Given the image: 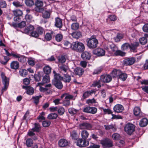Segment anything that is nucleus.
Instances as JSON below:
<instances>
[{"label": "nucleus", "instance_id": "1", "mask_svg": "<svg viewBox=\"0 0 148 148\" xmlns=\"http://www.w3.org/2000/svg\"><path fill=\"white\" fill-rule=\"evenodd\" d=\"M85 47L84 45L82 42L78 41L72 43L71 49L77 52H81L84 51Z\"/></svg>", "mask_w": 148, "mask_h": 148}, {"label": "nucleus", "instance_id": "2", "mask_svg": "<svg viewBox=\"0 0 148 148\" xmlns=\"http://www.w3.org/2000/svg\"><path fill=\"white\" fill-rule=\"evenodd\" d=\"M1 76L2 79V82L4 85L3 87L1 89V94H3V92L5 91L8 88L9 84V79L6 77L5 73L1 72Z\"/></svg>", "mask_w": 148, "mask_h": 148}, {"label": "nucleus", "instance_id": "3", "mask_svg": "<svg viewBox=\"0 0 148 148\" xmlns=\"http://www.w3.org/2000/svg\"><path fill=\"white\" fill-rule=\"evenodd\" d=\"M98 44V40L92 36L88 41L87 46L89 48L93 49L97 47Z\"/></svg>", "mask_w": 148, "mask_h": 148}, {"label": "nucleus", "instance_id": "4", "mask_svg": "<svg viewBox=\"0 0 148 148\" xmlns=\"http://www.w3.org/2000/svg\"><path fill=\"white\" fill-rule=\"evenodd\" d=\"M135 126L132 124L128 123L124 127L125 131L129 135L132 134L135 131Z\"/></svg>", "mask_w": 148, "mask_h": 148}, {"label": "nucleus", "instance_id": "5", "mask_svg": "<svg viewBox=\"0 0 148 148\" xmlns=\"http://www.w3.org/2000/svg\"><path fill=\"white\" fill-rule=\"evenodd\" d=\"M101 143L104 146L110 148L113 146L112 141L109 138H106L101 140Z\"/></svg>", "mask_w": 148, "mask_h": 148}, {"label": "nucleus", "instance_id": "6", "mask_svg": "<svg viewBox=\"0 0 148 148\" xmlns=\"http://www.w3.org/2000/svg\"><path fill=\"white\" fill-rule=\"evenodd\" d=\"M89 142L86 139L80 138L77 140V145L80 147H86L88 145Z\"/></svg>", "mask_w": 148, "mask_h": 148}, {"label": "nucleus", "instance_id": "7", "mask_svg": "<svg viewBox=\"0 0 148 148\" xmlns=\"http://www.w3.org/2000/svg\"><path fill=\"white\" fill-rule=\"evenodd\" d=\"M100 80L103 84L104 83H108L112 80L111 76L108 75H101L100 77Z\"/></svg>", "mask_w": 148, "mask_h": 148}, {"label": "nucleus", "instance_id": "8", "mask_svg": "<svg viewBox=\"0 0 148 148\" xmlns=\"http://www.w3.org/2000/svg\"><path fill=\"white\" fill-rule=\"evenodd\" d=\"M69 69L68 66L64 64L59 65V69L60 72L62 74L67 73V71Z\"/></svg>", "mask_w": 148, "mask_h": 148}, {"label": "nucleus", "instance_id": "9", "mask_svg": "<svg viewBox=\"0 0 148 148\" xmlns=\"http://www.w3.org/2000/svg\"><path fill=\"white\" fill-rule=\"evenodd\" d=\"M79 127L81 129H86L90 130L92 128V126L89 123L84 122L80 124Z\"/></svg>", "mask_w": 148, "mask_h": 148}, {"label": "nucleus", "instance_id": "10", "mask_svg": "<svg viewBox=\"0 0 148 148\" xmlns=\"http://www.w3.org/2000/svg\"><path fill=\"white\" fill-rule=\"evenodd\" d=\"M93 53L99 56H102L105 55V51L103 49L98 48L95 49L93 51Z\"/></svg>", "mask_w": 148, "mask_h": 148}, {"label": "nucleus", "instance_id": "11", "mask_svg": "<svg viewBox=\"0 0 148 148\" xmlns=\"http://www.w3.org/2000/svg\"><path fill=\"white\" fill-rule=\"evenodd\" d=\"M34 29V27L31 25H28L23 31H21L23 33L28 34L30 33Z\"/></svg>", "mask_w": 148, "mask_h": 148}, {"label": "nucleus", "instance_id": "12", "mask_svg": "<svg viewBox=\"0 0 148 148\" xmlns=\"http://www.w3.org/2000/svg\"><path fill=\"white\" fill-rule=\"evenodd\" d=\"M135 59L134 58H127L123 60V63L126 65H130L133 64L135 62Z\"/></svg>", "mask_w": 148, "mask_h": 148}, {"label": "nucleus", "instance_id": "13", "mask_svg": "<svg viewBox=\"0 0 148 148\" xmlns=\"http://www.w3.org/2000/svg\"><path fill=\"white\" fill-rule=\"evenodd\" d=\"M22 88L27 90V93L29 95H32L34 92L33 88L29 86H22Z\"/></svg>", "mask_w": 148, "mask_h": 148}, {"label": "nucleus", "instance_id": "14", "mask_svg": "<svg viewBox=\"0 0 148 148\" xmlns=\"http://www.w3.org/2000/svg\"><path fill=\"white\" fill-rule=\"evenodd\" d=\"M91 56V53L87 51L83 52L81 54L82 58L85 60H89L90 59Z\"/></svg>", "mask_w": 148, "mask_h": 148}, {"label": "nucleus", "instance_id": "15", "mask_svg": "<svg viewBox=\"0 0 148 148\" xmlns=\"http://www.w3.org/2000/svg\"><path fill=\"white\" fill-rule=\"evenodd\" d=\"M114 110L115 112L117 113L122 112L124 110L123 106L120 104H117L114 107Z\"/></svg>", "mask_w": 148, "mask_h": 148}, {"label": "nucleus", "instance_id": "16", "mask_svg": "<svg viewBox=\"0 0 148 148\" xmlns=\"http://www.w3.org/2000/svg\"><path fill=\"white\" fill-rule=\"evenodd\" d=\"M62 20L59 18H56L55 22V26L57 28H60L62 27Z\"/></svg>", "mask_w": 148, "mask_h": 148}, {"label": "nucleus", "instance_id": "17", "mask_svg": "<svg viewBox=\"0 0 148 148\" xmlns=\"http://www.w3.org/2000/svg\"><path fill=\"white\" fill-rule=\"evenodd\" d=\"M139 45V43L138 42H134L130 44V50L134 52H136V49L138 47Z\"/></svg>", "mask_w": 148, "mask_h": 148}, {"label": "nucleus", "instance_id": "18", "mask_svg": "<svg viewBox=\"0 0 148 148\" xmlns=\"http://www.w3.org/2000/svg\"><path fill=\"white\" fill-rule=\"evenodd\" d=\"M95 91L93 90H91L85 92L83 95V98L82 99V100H83L86 98L88 97L90 95H91L92 94H95Z\"/></svg>", "mask_w": 148, "mask_h": 148}, {"label": "nucleus", "instance_id": "19", "mask_svg": "<svg viewBox=\"0 0 148 148\" xmlns=\"http://www.w3.org/2000/svg\"><path fill=\"white\" fill-rule=\"evenodd\" d=\"M50 81L49 76L48 75H46L43 77L42 82L41 83H38V85L40 86V85H43L44 84L49 82Z\"/></svg>", "mask_w": 148, "mask_h": 148}, {"label": "nucleus", "instance_id": "20", "mask_svg": "<svg viewBox=\"0 0 148 148\" xmlns=\"http://www.w3.org/2000/svg\"><path fill=\"white\" fill-rule=\"evenodd\" d=\"M62 80L66 82H69L71 80V77L67 73L63 74Z\"/></svg>", "mask_w": 148, "mask_h": 148}, {"label": "nucleus", "instance_id": "21", "mask_svg": "<svg viewBox=\"0 0 148 148\" xmlns=\"http://www.w3.org/2000/svg\"><path fill=\"white\" fill-rule=\"evenodd\" d=\"M53 84L57 88L61 89L63 86L62 82L60 81H52Z\"/></svg>", "mask_w": 148, "mask_h": 148}, {"label": "nucleus", "instance_id": "22", "mask_svg": "<svg viewBox=\"0 0 148 148\" xmlns=\"http://www.w3.org/2000/svg\"><path fill=\"white\" fill-rule=\"evenodd\" d=\"M58 144L59 146L61 147H64L68 145V142L67 140L65 139H61L59 141Z\"/></svg>", "mask_w": 148, "mask_h": 148}, {"label": "nucleus", "instance_id": "23", "mask_svg": "<svg viewBox=\"0 0 148 148\" xmlns=\"http://www.w3.org/2000/svg\"><path fill=\"white\" fill-rule=\"evenodd\" d=\"M74 71L76 75L81 76L82 75L84 70L81 68L77 67L75 69Z\"/></svg>", "mask_w": 148, "mask_h": 148}, {"label": "nucleus", "instance_id": "24", "mask_svg": "<svg viewBox=\"0 0 148 148\" xmlns=\"http://www.w3.org/2000/svg\"><path fill=\"white\" fill-rule=\"evenodd\" d=\"M134 114L136 116H141L142 113L140 108L138 107H135L134 109Z\"/></svg>", "mask_w": 148, "mask_h": 148}, {"label": "nucleus", "instance_id": "25", "mask_svg": "<svg viewBox=\"0 0 148 148\" xmlns=\"http://www.w3.org/2000/svg\"><path fill=\"white\" fill-rule=\"evenodd\" d=\"M53 73L54 74V79L53 81H60L62 80V77L59 73H57L56 72L54 71Z\"/></svg>", "mask_w": 148, "mask_h": 148}, {"label": "nucleus", "instance_id": "26", "mask_svg": "<svg viewBox=\"0 0 148 148\" xmlns=\"http://www.w3.org/2000/svg\"><path fill=\"white\" fill-rule=\"evenodd\" d=\"M121 72V71L119 70L114 69L113 70L112 72V75L114 77H119Z\"/></svg>", "mask_w": 148, "mask_h": 148}, {"label": "nucleus", "instance_id": "27", "mask_svg": "<svg viewBox=\"0 0 148 148\" xmlns=\"http://www.w3.org/2000/svg\"><path fill=\"white\" fill-rule=\"evenodd\" d=\"M55 35V33L51 31L50 33H48L46 34L45 36V38L48 41L50 40L52 37H54Z\"/></svg>", "mask_w": 148, "mask_h": 148}, {"label": "nucleus", "instance_id": "28", "mask_svg": "<svg viewBox=\"0 0 148 148\" xmlns=\"http://www.w3.org/2000/svg\"><path fill=\"white\" fill-rule=\"evenodd\" d=\"M148 123V120L146 118H143L140 121L139 124L140 126L144 127L146 126Z\"/></svg>", "mask_w": 148, "mask_h": 148}, {"label": "nucleus", "instance_id": "29", "mask_svg": "<svg viewBox=\"0 0 148 148\" xmlns=\"http://www.w3.org/2000/svg\"><path fill=\"white\" fill-rule=\"evenodd\" d=\"M81 134L83 139L86 140L88 137L89 133L87 130H83L81 132Z\"/></svg>", "mask_w": 148, "mask_h": 148}, {"label": "nucleus", "instance_id": "30", "mask_svg": "<svg viewBox=\"0 0 148 148\" xmlns=\"http://www.w3.org/2000/svg\"><path fill=\"white\" fill-rule=\"evenodd\" d=\"M10 67L12 69H16L18 68V62L16 61H13L10 64Z\"/></svg>", "mask_w": 148, "mask_h": 148}, {"label": "nucleus", "instance_id": "31", "mask_svg": "<svg viewBox=\"0 0 148 148\" xmlns=\"http://www.w3.org/2000/svg\"><path fill=\"white\" fill-rule=\"evenodd\" d=\"M72 37L76 39H78L82 36V34L80 32H76L71 34Z\"/></svg>", "mask_w": 148, "mask_h": 148}, {"label": "nucleus", "instance_id": "32", "mask_svg": "<svg viewBox=\"0 0 148 148\" xmlns=\"http://www.w3.org/2000/svg\"><path fill=\"white\" fill-rule=\"evenodd\" d=\"M101 81L100 80V79L98 81H94L93 84H92L93 86L95 87L97 86L98 88H100L101 87V85H103V84Z\"/></svg>", "mask_w": 148, "mask_h": 148}, {"label": "nucleus", "instance_id": "33", "mask_svg": "<svg viewBox=\"0 0 148 148\" xmlns=\"http://www.w3.org/2000/svg\"><path fill=\"white\" fill-rule=\"evenodd\" d=\"M57 111L59 115H62L64 113L65 109L62 106H59L58 107Z\"/></svg>", "mask_w": 148, "mask_h": 148}, {"label": "nucleus", "instance_id": "34", "mask_svg": "<svg viewBox=\"0 0 148 148\" xmlns=\"http://www.w3.org/2000/svg\"><path fill=\"white\" fill-rule=\"evenodd\" d=\"M41 129L40 125L38 123H35L34 124V127L32 129L34 132H38Z\"/></svg>", "mask_w": 148, "mask_h": 148}, {"label": "nucleus", "instance_id": "35", "mask_svg": "<svg viewBox=\"0 0 148 148\" xmlns=\"http://www.w3.org/2000/svg\"><path fill=\"white\" fill-rule=\"evenodd\" d=\"M58 116L57 114L55 113H52L48 115L47 118L49 119H56Z\"/></svg>", "mask_w": 148, "mask_h": 148}, {"label": "nucleus", "instance_id": "36", "mask_svg": "<svg viewBox=\"0 0 148 148\" xmlns=\"http://www.w3.org/2000/svg\"><path fill=\"white\" fill-rule=\"evenodd\" d=\"M20 75L23 77H26L28 75V71L25 69L21 70L19 71Z\"/></svg>", "mask_w": 148, "mask_h": 148}, {"label": "nucleus", "instance_id": "37", "mask_svg": "<svg viewBox=\"0 0 148 148\" xmlns=\"http://www.w3.org/2000/svg\"><path fill=\"white\" fill-rule=\"evenodd\" d=\"M42 13V16L44 18H49L50 17V14L49 12L47 11L43 10Z\"/></svg>", "mask_w": 148, "mask_h": 148}, {"label": "nucleus", "instance_id": "38", "mask_svg": "<svg viewBox=\"0 0 148 148\" xmlns=\"http://www.w3.org/2000/svg\"><path fill=\"white\" fill-rule=\"evenodd\" d=\"M43 70L45 73L47 75L50 73L51 72V68L49 66H45L43 68Z\"/></svg>", "mask_w": 148, "mask_h": 148}, {"label": "nucleus", "instance_id": "39", "mask_svg": "<svg viewBox=\"0 0 148 148\" xmlns=\"http://www.w3.org/2000/svg\"><path fill=\"white\" fill-rule=\"evenodd\" d=\"M104 127H105L106 130H107L112 129L113 131L116 130V128L112 125H104Z\"/></svg>", "mask_w": 148, "mask_h": 148}, {"label": "nucleus", "instance_id": "40", "mask_svg": "<svg viewBox=\"0 0 148 148\" xmlns=\"http://www.w3.org/2000/svg\"><path fill=\"white\" fill-rule=\"evenodd\" d=\"M125 53L121 50L116 51L114 53V55L116 56H123L125 55Z\"/></svg>", "mask_w": 148, "mask_h": 148}, {"label": "nucleus", "instance_id": "41", "mask_svg": "<svg viewBox=\"0 0 148 148\" xmlns=\"http://www.w3.org/2000/svg\"><path fill=\"white\" fill-rule=\"evenodd\" d=\"M25 2L26 5L29 7H31L34 4L33 0H25Z\"/></svg>", "mask_w": 148, "mask_h": 148}, {"label": "nucleus", "instance_id": "42", "mask_svg": "<svg viewBox=\"0 0 148 148\" xmlns=\"http://www.w3.org/2000/svg\"><path fill=\"white\" fill-rule=\"evenodd\" d=\"M41 97V95L33 97L32 98L34 101V103L36 105L37 104L39 103V99Z\"/></svg>", "mask_w": 148, "mask_h": 148}, {"label": "nucleus", "instance_id": "43", "mask_svg": "<svg viewBox=\"0 0 148 148\" xmlns=\"http://www.w3.org/2000/svg\"><path fill=\"white\" fill-rule=\"evenodd\" d=\"M112 138L115 140H118L120 139L121 136L120 134L117 133L113 134L112 136Z\"/></svg>", "mask_w": 148, "mask_h": 148}, {"label": "nucleus", "instance_id": "44", "mask_svg": "<svg viewBox=\"0 0 148 148\" xmlns=\"http://www.w3.org/2000/svg\"><path fill=\"white\" fill-rule=\"evenodd\" d=\"M127 77V75L126 74L123 73L121 72L119 78L123 81H125Z\"/></svg>", "mask_w": 148, "mask_h": 148}, {"label": "nucleus", "instance_id": "45", "mask_svg": "<svg viewBox=\"0 0 148 148\" xmlns=\"http://www.w3.org/2000/svg\"><path fill=\"white\" fill-rule=\"evenodd\" d=\"M36 30L39 35H42L44 32V29L41 27H37L36 29Z\"/></svg>", "mask_w": 148, "mask_h": 148}, {"label": "nucleus", "instance_id": "46", "mask_svg": "<svg viewBox=\"0 0 148 148\" xmlns=\"http://www.w3.org/2000/svg\"><path fill=\"white\" fill-rule=\"evenodd\" d=\"M140 43L142 45H144L147 42V40L146 38L143 37L139 39Z\"/></svg>", "mask_w": 148, "mask_h": 148}, {"label": "nucleus", "instance_id": "47", "mask_svg": "<svg viewBox=\"0 0 148 148\" xmlns=\"http://www.w3.org/2000/svg\"><path fill=\"white\" fill-rule=\"evenodd\" d=\"M69 112L71 114H74L77 113L78 110L73 108H70L69 109Z\"/></svg>", "mask_w": 148, "mask_h": 148}, {"label": "nucleus", "instance_id": "48", "mask_svg": "<svg viewBox=\"0 0 148 148\" xmlns=\"http://www.w3.org/2000/svg\"><path fill=\"white\" fill-rule=\"evenodd\" d=\"M71 27L72 29L76 30L79 28V25L77 23H73L72 24Z\"/></svg>", "mask_w": 148, "mask_h": 148}, {"label": "nucleus", "instance_id": "49", "mask_svg": "<svg viewBox=\"0 0 148 148\" xmlns=\"http://www.w3.org/2000/svg\"><path fill=\"white\" fill-rule=\"evenodd\" d=\"M130 44L127 43H125L122 45L121 49L123 50H125L127 49L128 48H130Z\"/></svg>", "mask_w": 148, "mask_h": 148}, {"label": "nucleus", "instance_id": "50", "mask_svg": "<svg viewBox=\"0 0 148 148\" xmlns=\"http://www.w3.org/2000/svg\"><path fill=\"white\" fill-rule=\"evenodd\" d=\"M62 35L60 34H58L56 35L55 37L56 40L58 42L61 41L62 39Z\"/></svg>", "mask_w": 148, "mask_h": 148}, {"label": "nucleus", "instance_id": "51", "mask_svg": "<svg viewBox=\"0 0 148 148\" xmlns=\"http://www.w3.org/2000/svg\"><path fill=\"white\" fill-rule=\"evenodd\" d=\"M58 60L60 62L63 63L65 62L66 58L64 56H61L58 57Z\"/></svg>", "mask_w": 148, "mask_h": 148}, {"label": "nucleus", "instance_id": "52", "mask_svg": "<svg viewBox=\"0 0 148 148\" xmlns=\"http://www.w3.org/2000/svg\"><path fill=\"white\" fill-rule=\"evenodd\" d=\"M30 35L32 37L37 38L39 36L36 30V31H33L30 32Z\"/></svg>", "mask_w": 148, "mask_h": 148}, {"label": "nucleus", "instance_id": "53", "mask_svg": "<svg viewBox=\"0 0 148 148\" xmlns=\"http://www.w3.org/2000/svg\"><path fill=\"white\" fill-rule=\"evenodd\" d=\"M33 141L31 138L28 139L26 141V145L28 147H30L33 144Z\"/></svg>", "mask_w": 148, "mask_h": 148}, {"label": "nucleus", "instance_id": "54", "mask_svg": "<svg viewBox=\"0 0 148 148\" xmlns=\"http://www.w3.org/2000/svg\"><path fill=\"white\" fill-rule=\"evenodd\" d=\"M19 61H20L22 63H25L26 62V60L24 56L19 55Z\"/></svg>", "mask_w": 148, "mask_h": 148}, {"label": "nucleus", "instance_id": "55", "mask_svg": "<svg viewBox=\"0 0 148 148\" xmlns=\"http://www.w3.org/2000/svg\"><path fill=\"white\" fill-rule=\"evenodd\" d=\"M51 124V122L49 121H45L42 123V125L43 127H46L49 126Z\"/></svg>", "mask_w": 148, "mask_h": 148}, {"label": "nucleus", "instance_id": "56", "mask_svg": "<svg viewBox=\"0 0 148 148\" xmlns=\"http://www.w3.org/2000/svg\"><path fill=\"white\" fill-rule=\"evenodd\" d=\"M71 135L72 138L74 139H76L77 138V134L75 131H73L71 133Z\"/></svg>", "mask_w": 148, "mask_h": 148}, {"label": "nucleus", "instance_id": "57", "mask_svg": "<svg viewBox=\"0 0 148 148\" xmlns=\"http://www.w3.org/2000/svg\"><path fill=\"white\" fill-rule=\"evenodd\" d=\"M123 36L122 34H118L115 38L116 41L117 42L120 41V40L123 38Z\"/></svg>", "mask_w": 148, "mask_h": 148}, {"label": "nucleus", "instance_id": "58", "mask_svg": "<svg viewBox=\"0 0 148 148\" xmlns=\"http://www.w3.org/2000/svg\"><path fill=\"white\" fill-rule=\"evenodd\" d=\"M45 87L47 89V91H49V92H48V93H49L51 90L52 88V86L51 84H46L45 85Z\"/></svg>", "mask_w": 148, "mask_h": 148}, {"label": "nucleus", "instance_id": "59", "mask_svg": "<svg viewBox=\"0 0 148 148\" xmlns=\"http://www.w3.org/2000/svg\"><path fill=\"white\" fill-rule=\"evenodd\" d=\"M34 77L36 81H39L41 79V75L39 74L35 75Z\"/></svg>", "mask_w": 148, "mask_h": 148}, {"label": "nucleus", "instance_id": "60", "mask_svg": "<svg viewBox=\"0 0 148 148\" xmlns=\"http://www.w3.org/2000/svg\"><path fill=\"white\" fill-rule=\"evenodd\" d=\"M36 6L42 7L43 5V3L42 1L37 0L35 3Z\"/></svg>", "mask_w": 148, "mask_h": 148}, {"label": "nucleus", "instance_id": "61", "mask_svg": "<svg viewBox=\"0 0 148 148\" xmlns=\"http://www.w3.org/2000/svg\"><path fill=\"white\" fill-rule=\"evenodd\" d=\"M7 4L6 2L3 1H1L0 2V7L2 8H6Z\"/></svg>", "mask_w": 148, "mask_h": 148}, {"label": "nucleus", "instance_id": "62", "mask_svg": "<svg viewBox=\"0 0 148 148\" xmlns=\"http://www.w3.org/2000/svg\"><path fill=\"white\" fill-rule=\"evenodd\" d=\"M97 109L95 107H90V113L94 114L97 112Z\"/></svg>", "mask_w": 148, "mask_h": 148}, {"label": "nucleus", "instance_id": "63", "mask_svg": "<svg viewBox=\"0 0 148 148\" xmlns=\"http://www.w3.org/2000/svg\"><path fill=\"white\" fill-rule=\"evenodd\" d=\"M102 71L101 69V68H98L95 69L93 73V75L98 74L100 73Z\"/></svg>", "mask_w": 148, "mask_h": 148}, {"label": "nucleus", "instance_id": "64", "mask_svg": "<svg viewBox=\"0 0 148 148\" xmlns=\"http://www.w3.org/2000/svg\"><path fill=\"white\" fill-rule=\"evenodd\" d=\"M143 31L145 32H148V23L145 24L143 27Z\"/></svg>", "mask_w": 148, "mask_h": 148}]
</instances>
